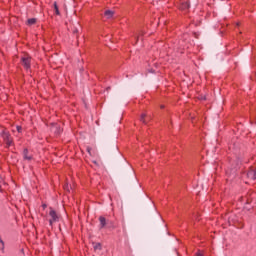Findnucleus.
I'll return each instance as SVG.
<instances>
[{
	"instance_id": "f257e3e1",
	"label": "nucleus",
	"mask_w": 256,
	"mask_h": 256,
	"mask_svg": "<svg viewBox=\"0 0 256 256\" xmlns=\"http://www.w3.org/2000/svg\"><path fill=\"white\" fill-rule=\"evenodd\" d=\"M49 225L51 227H53V224L54 223H57L59 222V215L57 214V212L53 209V208H50V211H49Z\"/></svg>"
},
{
	"instance_id": "f03ea898",
	"label": "nucleus",
	"mask_w": 256,
	"mask_h": 256,
	"mask_svg": "<svg viewBox=\"0 0 256 256\" xmlns=\"http://www.w3.org/2000/svg\"><path fill=\"white\" fill-rule=\"evenodd\" d=\"M22 155L24 161H27L28 163H30V161H33V154L29 153V150L27 148L23 150Z\"/></svg>"
},
{
	"instance_id": "7ed1b4c3",
	"label": "nucleus",
	"mask_w": 256,
	"mask_h": 256,
	"mask_svg": "<svg viewBox=\"0 0 256 256\" xmlns=\"http://www.w3.org/2000/svg\"><path fill=\"white\" fill-rule=\"evenodd\" d=\"M21 61H22V65L24 68H26V69L31 68V57L24 56V57H22Z\"/></svg>"
},
{
	"instance_id": "20e7f679",
	"label": "nucleus",
	"mask_w": 256,
	"mask_h": 256,
	"mask_svg": "<svg viewBox=\"0 0 256 256\" xmlns=\"http://www.w3.org/2000/svg\"><path fill=\"white\" fill-rule=\"evenodd\" d=\"M2 137L5 141V143L8 145V147H11V145L13 143V139H11V136L9 135V133L3 132Z\"/></svg>"
},
{
	"instance_id": "39448f33",
	"label": "nucleus",
	"mask_w": 256,
	"mask_h": 256,
	"mask_svg": "<svg viewBox=\"0 0 256 256\" xmlns=\"http://www.w3.org/2000/svg\"><path fill=\"white\" fill-rule=\"evenodd\" d=\"M247 177L249 179H252L253 181H255V179H256V170L255 169L249 170V172L247 173Z\"/></svg>"
},
{
	"instance_id": "423d86ee",
	"label": "nucleus",
	"mask_w": 256,
	"mask_h": 256,
	"mask_svg": "<svg viewBox=\"0 0 256 256\" xmlns=\"http://www.w3.org/2000/svg\"><path fill=\"white\" fill-rule=\"evenodd\" d=\"M104 15H105L106 19H113V15H115V11H113V10H106L104 12Z\"/></svg>"
},
{
	"instance_id": "0eeeda50",
	"label": "nucleus",
	"mask_w": 256,
	"mask_h": 256,
	"mask_svg": "<svg viewBox=\"0 0 256 256\" xmlns=\"http://www.w3.org/2000/svg\"><path fill=\"white\" fill-rule=\"evenodd\" d=\"M52 131H54V133L59 135L61 133L62 129H61V127H59V125L55 124L54 126H52Z\"/></svg>"
},
{
	"instance_id": "6e6552de",
	"label": "nucleus",
	"mask_w": 256,
	"mask_h": 256,
	"mask_svg": "<svg viewBox=\"0 0 256 256\" xmlns=\"http://www.w3.org/2000/svg\"><path fill=\"white\" fill-rule=\"evenodd\" d=\"M99 221H100V227H101V229H103V227H105V225H107V220L105 219V217L101 216L99 218Z\"/></svg>"
},
{
	"instance_id": "1a4fd4ad",
	"label": "nucleus",
	"mask_w": 256,
	"mask_h": 256,
	"mask_svg": "<svg viewBox=\"0 0 256 256\" xmlns=\"http://www.w3.org/2000/svg\"><path fill=\"white\" fill-rule=\"evenodd\" d=\"M93 249L94 251H101L102 249L101 243H93Z\"/></svg>"
},
{
	"instance_id": "9d476101",
	"label": "nucleus",
	"mask_w": 256,
	"mask_h": 256,
	"mask_svg": "<svg viewBox=\"0 0 256 256\" xmlns=\"http://www.w3.org/2000/svg\"><path fill=\"white\" fill-rule=\"evenodd\" d=\"M35 23H37V19L35 18L28 19V25H35Z\"/></svg>"
},
{
	"instance_id": "9b49d317",
	"label": "nucleus",
	"mask_w": 256,
	"mask_h": 256,
	"mask_svg": "<svg viewBox=\"0 0 256 256\" xmlns=\"http://www.w3.org/2000/svg\"><path fill=\"white\" fill-rule=\"evenodd\" d=\"M54 11H55L56 15H60L59 6H57V2H54Z\"/></svg>"
},
{
	"instance_id": "f8f14e48",
	"label": "nucleus",
	"mask_w": 256,
	"mask_h": 256,
	"mask_svg": "<svg viewBox=\"0 0 256 256\" xmlns=\"http://www.w3.org/2000/svg\"><path fill=\"white\" fill-rule=\"evenodd\" d=\"M145 117H147V115L142 114V115H141V118H140V121L143 122L144 125H147V120L145 119Z\"/></svg>"
},
{
	"instance_id": "ddd939ff",
	"label": "nucleus",
	"mask_w": 256,
	"mask_h": 256,
	"mask_svg": "<svg viewBox=\"0 0 256 256\" xmlns=\"http://www.w3.org/2000/svg\"><path fill=\"white\" fill-rule=\"evenodd\" d=\"M189 7H190L189 2H184V3L182 4V6H181V9H189Z\"/></svg>"
},
{
	"instance_id": "4468645a",
	"label": "nucleus",
	"mask_w": 256,
	"mask_h": 256,
	"mask_svg": "<svg viewBox=\"0 0 256 256\" xmlns=\"http://www.w3.org/2000/svg\"><path fill=\"white\" fill-rule=\"evenodd\" d=\"M16 129H17L18 133H21L23 128L21 126H17Z\"/></svg>"
},
{
	"instance_id": "2eb2a0df",
	"label": "nucleus",
	"mask_w": 256,
	"mask_h": 256,
	"mask_svg": "<svg viewBox=\"0 0 256 256\" xmlns=\"http://www.w3.org/2000/svg\"><path fill=\"white\" fill-rule=\"evenodd\" d=\"M43 209H47V204L42 205Z\"/></svg>"
},
{
	"instance_id": "dca6fc26",
	"label": "nucleus",
	"mask_w": 256,
	"mask_h": 256,
	"mask_svg": "<svg viewBox=\"0 0 256 256\" xmlns=\"http://www.w3.org/2000/svg\"><path fill=\"white\" fill-rule=\"evenodd\" d=\"M73 33H79V30L74 29V30H73Z\"/></svg>"
},
{
	"instance_id": "f3484780",
	"label": "nucleus",
	"mask_w": 256,
	"mask_h": 256,
	"mask_svg": "<svg viewBox=\"0 0 256 256\" xmlns=\"http://www.w3.org/2000/svg\"><path fill=\"white\" fill-rule=\"evenodd\" d=\"M0 192L3 193V189L1 188V186H0Z\"/></svg>"
},
{
	"instance_id": "a211bd4d",
	"label": "nucleus",
	"mask_w": 256,
	"mask_h": 256,
	"mask_svg": "<svg viewBox=\"0 0 256 256\" xmlns=\"http://www.w3.org/2000/svg\"><path fill=\"white\" fill-rule=\"evenodd\" d=\"M197 256H203V254H201V253H198V254H197Z\"/></svg>"
},
{
	"instance_id": "6ab92c4d",
	"label": "nucleus",
	"mask_w": 256,
	"mask_h": 256,
	"mask_svg": "<svg viewBox=\"0 0 256 256\" xmlns=\"http://www.w3.org/2000/svg\"><path fill=\"white\" fill-rule=\"evenodd\" d=\"M0 242H1V243H2V245H3V240H1Z\"/></svg>"
}]
</instances>
